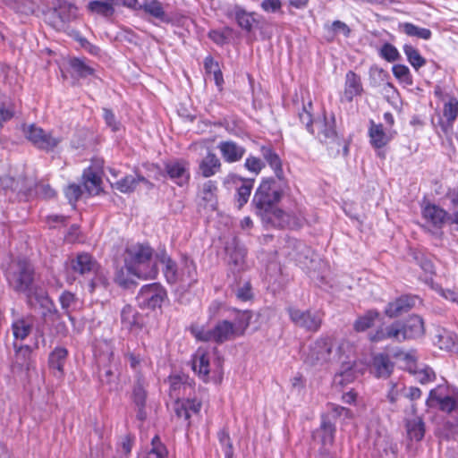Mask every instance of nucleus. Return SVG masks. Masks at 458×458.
Instances as JSON below:
<instances>
[{
    "label": "nucleus",
    "mask_w": 458,
    "mask_h": 458,
    "mask_svg": "<svg viewBox=\"0 0 458 458\" xmlns=\"http://www.w3.org/2000/svg\"><path fill=\"white\" fill-rule=\"evenodd\" d=\"M281 197L282 191L277 188L276 182L264 180L257 189L252 203L257 214L264 221L280 227H293L297 225V222L289 214L276 208Z\"/></svg>",
    "instance_id": "f257e3e1"
},
{
    "label": "nucleus",
    "mask_w": 458,
    "mask_h": 458,
    "mask_svg": "<svg viewBox=\"0 0 458 458\" xmlns=\"http://www.w3.org/2000/svg\"><path fill=\"white\" fill-rule=\"evenodd\" d=\"M311 102L303 105L302 110L299 112V119L301 123L306 126V129L312 135H315L318 140L326 145L335 144L341 146L340 139L335 131V120L334 115L327 117L325 114L321 117L313 120L311 117Z\"/></svg>",
    "instance_id": "f03ea898"
},
{
    "label": "nucleus",
    "mask_w": 458,
    "mask_h": 458,
    "mask_svg": "<svg viewBox=\"0 0 458 458\" xmlns=\"http://www.w3.org/2000/svg\"><path fill=\"white\" fill-rule=\"evenodd\" d=\"M164 266V276L168 284H175L178 281L176 263L167 255L165 249L154 250L145 244V280L155 279L159 272L158 265Z\"/></svg>",
    "instance_id": "7ed1b4c3"
},
{
    "label": "nucleus",
    "mask_w": 458,
    "mask_h": 458,
    "mask_svg": "<svg viewBox=\"0 0 458 458\" xmlns=\"http://www.w3.org/2000/svg\"><path fill=\"white\" fill-rule=\"evenodd\" d=\"M142 264L143 245L129 246L124 256V267L116 275V282L123 287L135 284L141 278Z\"/></svg>",
    "instance_id": "20e7f679"
},
{
    "label": "nucleus",
    "mask_w": 458,
    "mask_h": 458,
    "mask_svg": "<svg viewBox=\"0 0 458 458\" xmlns=\"http://www.w3.org/2000/svg\"><path fill=\"white\" fill-rule=\"evenodd\" d=\"M190 331L198 341L202 342L222 344L238 337L233 328L232 322L229 320L218 322L213 329H206L202 326L192 325Z\"/></svg>",
    "instance_id": "39448f33"
},
{
    "label": "nucleus",
    "mask_w": 458,
    "mask_h": 458,
    "mask_svg": "<svg viewBox=\"0 0 458 458\" xmlns=\"http://www.w3.org/2000/svg\"><path fill=\"white\" fill-rule=\"evenodd\" d=\"M287 313L296 327L307 332L316 333L322 325L323 314L320 311L301 310L295 307H288Z\"/></svg>",
    "instance_id": "423d86ee"
},
{
    "label": "nucleus",
    "mask_w": 458,
    "mask_h": 458,
    "mask_svg": "<svg viewBox=\"0 0 458 458\" xmlns=\"http://www.w3.org/2000/svg\"><path fill=\"white\" fill-rule=\"evenodd\" d=\"M33 269L27 261L13 264L7 273L10 285L17 292H27L33 280Z\"/></svg>",
    "instance_id": "0eeeda50"
},
{
    "label": "nucleus",
    "mask_w": 458,
    "mask_h": 458,
    "mask_svg": "<svg viewBox=\"0 0 458 458\" xmlns=\"http://www.w3.org/2000/svg\"><path fill=\"white\" fill-rule=\"evenodd\" d=\"M103 161L93 160L82 174V184L90 195H98L102 191Z\"/></svg>",
    "instance_id": "6e6552de"
},
{
    "label": "nucleus",
    "mask_w": 458,
    "mask_h": 458,
    "mask_svg": "<svg viewBox=\"0 0 458 458\" xmlns=\"http://www.w3.org/2000/svg\"><path fill=\"white\" fill-rule=\"evenodd\" d=\"M332 347L329 338L318 339L310 346L305 362L312 366L327 362L330 359Z\"/></svg>",
    "instance_id": "1a4fd4ad"
},
{
    "label": "nucleus",
    "mask_w": 458,
    "mask_h": 458,
    "mask_svg": "<svg viewBox=\"0 0 458 458\" xmlns=\"http://www.w3.org/2000/svg\"><path fill=\"white\" fill-rule=\"evenodd\" d=\"M216 148L223 160L228 164L241 161L246 154V148L232 140L220 141Z\"/></svg>",
    "instance_id": "9d476101"
},
{
    "label": "nucleus",
    "mask_w": 458,
    "mask_h": 458,
    "mask_svg": "<svg viewBox=\"0 0 458 458\" xmlns=\"http://www.w3.org/2000/svg\"><path fill=\"white\" fill-rule=\"evenodd\" d=\"M165 171L169 178L179 186L187 184L190 180L189 163L185 160L168 162L165 165Z\"/></svg>",
    "instance_id": "9b49d317"
},
{
    "label": "nucleus",
    "mask_w": 458,
    "mask_h": 458,
    "mask_svg": "<svg viewBox=\"0 0 458 458\" xmlns=\"http://www.w3.org/2000/svg\"><path fill=\"white\" fill-rule=\"evenodd\" d=\"M417 301H419L417 296L403 295L389 302L384 312L388 318H397L412 309Z\"/></svg>",
    "instance_id": "f8f14e48"
},
{
    "label": "nucleus",
    "mask_w": 458,
    "mask_h": 458,
    "mask_svg": "<svg viewBox=\"0 0 458 458\" xmlns=\"http://www.w3.org/2000/svg\"><path fill=\"white\" fill-rule=\"evenodd\" d=\"M228 255V264L234 272H240L245 268L246 250L243 246L239 245L236 240L228 243L225 247Z\"/></svg>",
    "instance_id": "ddd939ff"
},
{
    "label": "nucleus",
    "mask_w": 458,
    "mask_h": 458,
    "mask_svg": "<svg viewBox=\"0 0 458 458\" xmlns=\"http://www.w3.org/2000/svg\"><path fill=\"white\" fill-rule=\"evenodd\" d=\"M435 344L441 350L458 352L457 335L445 327H438L436 328Z\"/></svg>",
    "instance_id": "4468645a"
},
{
    "label": "nucleus",
    "mask_w": 458,
    "mask_h": 458,
    "mask_svg": "<svg viewBox=\"0 0 458 458\" xmlns=\"http://www.w3.org/2000/svg\"><path fill=\"white\" fill-rule=\"evenodd\" d=\"M393 133L384 129L381 123H376L370 121L369 128V137L371 146L375 148H382L386 146L393 139Z\"/></svg>",
    "instance_id": "2eb2a0df"
},
{
    "label": "nucleus",
    "mask_w": 458,
    "mask_h": 458,
    "mask_svg": "<svg viewBox=\"0 0 458 458\" xmlns=\"http://www.w3.org/2000/svg\"><path fill=\"white\" fill-rule=\"evenodd\" d=\"M222 169L220 158L212 151H208L207 155L199 162L198 173L204 178H209L216 175Z\"/></svg>",
    "instance_id": "dca6fc26"
},
{
    "label": "nucleus",
    "mask_w": 458,
    "mask_h": 458,
    "mask_svg": "<svg viewBox=\"0 0 458 458\" xmlns=\"http://www.w3.org/2000/svg\"><path fill=\"white\" fill-rule=\"evenodd\" d=\"M72 269L81 275L97 273L99 266L98 262L89 253H80L74 259H71Z\"/></svg>",
    "instance_id": "f3484780"
},
{
    "label": "nucleus",
    "mask_w": 458,
    "mask_h": 458,
    "mask_svg": "<svg viewBox=\"0 0 458 458\" xmlns=\"http://www.w3.org/2000/svg\"><path fill=\"white\" fill-rule=\"evenodd\" d=\"M363 89L360 78L352 71H349L345 75L344 90L342 96V101L352 102L356 96L362 93Z\"/></svg>",
    "instance_id": "a211bd4d"
},
{
    "label": "nucleus",
    "mask_w": 458,
    "mask_h": 458,
    "mask_svg": "<svg viewBox=\"0 0 458 458\" xmlns=\"http://www.w3.org/2000/svg\"><path fill=\"white\" fill-rule=\"evenodd\" d=\"M165 298L166 291L160 284H145V302L148 308L153 310L161 308Z\"/></svg>",
    "instance_id": "6ab92c4d"
},
{
    "label": "nucleus",
    "mask_w": 458,
    "mask_h": 458,
    "mask_svg": "<svg viewBox=\"0 0 458 458\" xmlns=\"http://www.w3.org/2000/svg\"><path fill=\"white\" fill-rule=\"evenodd\" d=\"M201 403L196 399H179L174 400V411L178 418L188 420L192 414L199 411Z\"/></svg>",
    "instance_id": "aec40b11"
},
{
    "label": "nucleus",
    "mask_w": 458,
    "mask_h": 458,
    "mask_svg": "<svg viewBox=\"0 0 458 458\" xmlns=\"http://www.w3.org/2000/svg\"><path fill=\"white\" fill-rule=\"evenodd\" d=\"M192 369L204 381L209 378L210 365L208 353L199 348L192 358Z\"/></svg>",
    "instance_id": "412c9836"
},
{
    "label": "nucleus",
    "mask_w": 458,
    "mask_h": 458,
    "mask_svg": "<svg viewBox=\"0 0 458 458\" xmlns=\"http://www.w3.org/2000/svg\"><path fill=\"white\" fill-rule=\"evenodd\" d=\"M424 331L423 319L418 315H411L405 322L402 323V332L404 340L420 337L423 335Z\"/></svg>",
    "instance_id": "4be33fe9"
},
{
    "label": "nucleus",
    "mask_w": 458,
    "mask_h": 458,
    "mask_svg": "<svg viewBox=\"0 0 458 458\" xmlns=\"http://www.w3.org/2000/svg\"><path fill=\"white\" fill-rule=\"evenodd\" d=\"M27 294L28 302L32 307H39L46 310H51L53 307V302L48 297L47 292L41 288H30L27 292H24Z\"/></svg>",
    "instance_id": "5701e85b"
},
{
    "label": "nucleus",
    "mask_w": 458,
    "mask_h": 458,
    "mask_svg": "<svg viewBox=\"0 0 458 458\" xmlns=\"http://www.w3.org/2000/svg\"><path fill=\"white\" fill-rule=\"evenodd\" d=\"M68 356V351L64 347H56L49 354L48 364L55 377L61 378L64 375V366Z\"/></svg>",
    "instance_id": "b1692460"
},
{
    "label": "nucleus",
    "mask_w": 458,
    "mask_h": 458,
    "mask_svg": "<svg viewBox=\"0 0 458 458\" xmlns=\"http://www.w3.org/2000/svg\"><path fill=\"white\" fill-rule=\"evenodd\" d=\"M191 390V385L187 384L182 377L172 376L169 377V396L172 400L185 399Z\"/></svg>",
    "instance_id": "393cba45"
},
{
    "label": "nucleus",
    "mask_w": 458,
    "mask_h": 458,
    "mask_svg": "<svg viewBox=\"0 0 458 458\" xmlns=\"http://www.w3.org/2000/svg\"><path fill=\"white\" fill-rule=\"evenodd\" d=\"M372 368L377 377H387L393 371L394 364L386 354H377L373 358Z\"/></svg>",
    "instance_id": "a878e982"
},
{
    "label": "nucleus",
    "mask_w": 458,
    "mask_h": 458,
    "mask_svg": "<svg viewBox=\"0 0 458 458\" xmlns=\"http://www.w3.org/2000/svg\"><path fill=\"white\" fill-rule=\"evenodd\" d=\"M235 20L241 29H253L259 24L260 16L256 13H248L240 6L234 9Z\"/></svg>",
    "instance_id": "bb28decb"
},
{
    "label": "nucleus",
    "mask_w": 458,
    "mask_h": 458,
    "mask_svg": "<svg viewBox=\"0 0 458 458\" xmlns=\"http://www.w3.org/2000/svg\"><path fill=\"white\" fill-rule=\"evenodd\" d=\"M86 9L92 15L101 16V17H105V18L111 17L114 13L113 4L110 0L89 1L86 6Z\"/></svg>",
    "instance_id": "cd10ccee"
},
{
    "label": "nucleus",
    "mask_w": 458,
    "mask_h": 458,
    "mask_svg": "<svg viewBox=\"0 0 458 458\" xmlns=\"http://www.w3.org/2000/svg\"><path fill=\"white\" fill-rule=\"evenodd\" d=\"M406 432L411 440L420 441L425 434V424L419 416H414L406 420Z\"/></svg>",
    "instance_id": "c85d7f7f"
},
{
    "label": "nucleus",
    "mask_w": 458,
    "mask_h": 458,
    "mask_svg": "<svg viewBox=\"0 0 458 458\" xmlns=\"http://www.w3.org/2000/svg\"><path fill=\"white\" fill-rule=\"evenodd\" d=\"M260 154L274 170L276 177L281 179L283 176L282 162L277 153H276L271 146H262L260 148Z\"/></svg>",
    "instance_id": "c756f323"
},
{
    "label": "nucleus",
    "mask_w": 458,
    "mask_h": 458,
    "mask_svg": "<svg viewBox=\"0 0 458 458\" xmlns=\"http://www.w3.org/2000/svg\"><path fill=\"white\" fill-rule=\"evenodd\" d=\"M422 213L424 218L437 227H440L445 222L447 215L443 208L436 205H427Z\"/></svg>",
    "instance_id": "7c9ffc66"
},
{
    "label": "nucleus",
    "mask_w": 458,
    "mask_h": 458,
    "mask_svg": "<svg viewBox=\"0 0 458 458\" xmlns=\"http://www.w3.org/2000/svg\"><path fill=\"white\" fill-rule=\"evenodd\" d=\"M72 74L79 77L85 78L94 73V68L91 67L85 59L72 57L68 61Z\"/></svg>",
    "instance_id": "2f4dec72"
},
{
    "label": "nucleus",
    "mask_w": 458,
    "mask_h": 458,
    "mask_svg": "<svg viewBox=\"0 0 458 458\" xmlns=\"http://www.w3.org/2000/svg\"><path fill=\"white\" fill-rule=\"evenodd\" d=\"M319 431L321 433L322 444L324 445H332L335 438V426L328 415L321 416Z\"/></svg>",
    "instance_id": "473e14b6"
},
{
    "label": "nucleus",
    "mask_w": 458,
    "mask_h": 458,
    "mask_svg": "<svg viewBox=\"0 0 458 458\" xmlns=\"http://www.w3.org/2000/svg\"><path fill=\"white\" fill-rule=\"evenodd\" d=\"M140 315L131 306H125L122 310V323L127 329H140Z\"/></svg>",
    "instance_id": "72a5a7b5"
},
{
    "label": "nucleus",
    "mask_w": 458,
    "mask_h": 458,
    "mask_svg": "<svg viewBox=\"0 0 458 458\" xmlns=\"http://www.w3.org/2000/svg\"><path fill=\"white\" fill-rule=\"evenodd\" d=\"M253 184L254 180L243 179L241 182V185L237 187L235 200L239 208H242L248 202L253 188Z\"/></svg>",
    "instance_id": "f704fd0d"
},
{
    "label": "nucleus",
    "mask_w": 458,
    "mask_h": 458,
    "mask_svg": "<svg viewBox=\"0 0 458 458\" xmlns=\"http://www.w3.org/2000/svg\"><path fill=\"white\" fill-rule=\"evenodd\" d=\"M454 388H451L447 385H438L436 388L430 390L427 404L428 406L437 405L441 401L445 399L448 394H454Z\"/></svg>",
    "instance_id": "c9c22d12"
},
{
    "label": "nucleus",
    "mask_w": 458,
    "mask_h": 458,
    "mask_svg": "<svg viewBox=\"0 0 458 458\" xmlns=\"http://www.w3.org/2000/svg\"><path fill=\"white\" fill-rule=\"evenodd\" d=\"M217 184L216 181L208 180L202 185V199L211 208H215L216 205Z\"/></svg>",
    "instance_id": "e433bc0d"
},
{
    "label": "nucleus",
    "mask_w": 458,
    "mask_h": 458,
    "mask_svg": "<svg viewBox=\"0 0 458 458\" xmlns=\"http://www.w3.org/2000/svg\"><path fill=\"white\" fill-rule=\"evenodd\" d=\"M379 313L377 310H368L363 316L359 317L354 324L353 327L357 332H363L368 328L371 327L374 321L378 318Z\"/></svg>",
    "instance_id": "4c0bfd02"
},
{
    "label": "nucleus",
    "mask_w": 458,
    "mask_h": 458,
    "mask_svg": "<svg viewBox=\"0 0 458 458\" xmlns=\"http://www.w3.org/2000/svg\"><path fill=\"white\" fill-rule=\"evenodd\" d=\"M251 315L249 311L238 312L232 326L237 336L244 335L250 323Z\"/></svg>",
    "instance_id": "58836bf2"
},
{
    "label": "nucleus",
    "mask_w": 458,
    "mask_h": 458,
    "mask_svg": "<svg viewBox=\"0 0 458 458\" xmlns=\"http://www.w3.org/2000/svg\"><path fill=\"white\" fill-rule=\"evenodd\" d=\"M13 334L15 340H24L31 331V323L28 319L21 318L13 323Z\"/></svg>",
    "instance_id": "ea45409f"
},
{
    "label": "nucleus",
    "mask_w": 458,
    "mask_h": 458,
    "mask_svg": "<svg viewBox=\"0 0 458 458\" xmlns=\"http://www.w3.org/2000/svg\"><path fill=\"white\" fill-rule=\"evenodd\" d=\"M107 180L113 188L124 193L133 191L138 184V181L132 175H128L116 181H113L112 178L107 177Z\"/></svg>",
    "instance_id": "a19ab883"
},
{
    "label": "nucleus",
    "mask_w": 458,
    "mask_h": 458,
    "mask_svg": "<svg viewBox=\"0 0 458 458\" xmlns=\"http://www.w3.org/2000/svg\"><path fill=\"white\" fill-rule=\"evenodd\" d=\"M403 52L411 64V65L418 70L426 64V60L420 55L419 51L411 45L405 44L403 46Z\"/></svg>",
    "instance_id": "79ce46f5"
},
{
    "label": "nucleus",
    "mask_w": 458,
    "mask_h": 458,
    "mask_svg": "<svg viewBox=\"0 0 458 458\" xmlns=\"http://www.w3.org/2000/svg\"><path fill=\"white\" fill-rule=\"evenodd\" d=\"M168 451L165 445L161 442L158 436H155L151 440V448L148 452L147 458H165Z\"/></svg>",
    "instance_id": "37998d69"
},
{
    "label": "nucleus",
    "mask_w": 458,
    "mask_h": 458,
    "mask_svg": "<svg viewBox=\"0 0 458 458\" xmlns=\"http://www.w3.org/2000/svg\"><path fill=\"white\" fill-rule=\"evenodd\" d=\"M394 76L402 83L412 84V76L409 68L404 64H394L392 68Z\"/></svg>",
    "instance_id": "c03bdc74"
},
{
    "label": "nucleus",
    "mask_w": 458,
    "mask_h": 458,
    "mask_svg": "<svg viewBox=\"0 0 458 458\" xmlns=\"http://www.w3.org/2000/svg\"><path fill=\"white\" fill-rule=\"evenodd\" d=\"M217 437L221 447L225 454V458H233V449L231 438L229 437L228 432L225 429H222L218 432Z\"/></svg>",
    "instance_id": "a18cd8bd"
},
{
    "label": "nucleus",
    "mask_w": 458,
    "mask_h": 458,
    "mask_svg": "<svg viewBox=\"0 0 458 458\" xmlns=\"http://www.w3.org/2000/svg\"><path fill=\"white\" fill-rule=\"evenodd\" d=\"M233 30H209L208 38L217 45L228 44L233 40Z\"/></svg>",
    "instance_id": "49530a36"
},
{
    "label": "nucleus",
    "mask_w": 458,
    "mask_h": 458,
    "mask_svg": "<svg viewBox=\"0 0 458 458\" xmlns=\"http://www.w3.org/2000/svg\"><path fill=\"white\" fill-rule=\"evenodd\" d=\"M386 338L396 342H403V335L402 332V322L395 321L386 327Z\"/></svg>",
    "instance_id": "de8ad7c7"
},
{
    "label": "nucleus",
    "mask_w": 458,
    "mask_h": 458,
    "mask_svg": "<svg viewBox=\"0 0 458 458\" xmlns=\"http://www.w3.org/2000/svg\"><path fill=\"white\" fill-rule=\"evenodd\" d=\"M62 21H67L71 19H74L78 14L77 7L72 4L64 3L59 6L58 10H55Z\"/></svg>",
    "instance_id": "09e8293b"
},
{
    "label": "nucleus",
    "mask_w": 458,
    "mask_h": 458,
    "mask_svg": "<svg viewBox=\"0 0 458 458\" xmlns=\"http://www.w3.org/2000/svg\"><path fill=\"white\" fill-rule=\"evenodd\" d=\"M439 409L445 412H451L458 408V391L454 390V394L448 396L437 404Z\"/></svg>",
    "instance_id": "8fccbe9b"
},
{
    "label": "nucleus",
    "mask_w": 458,
    "mask_h": 458,
    "mask_svg": "<svg viewBox=\"0 0 458 458\" xmlns=\"http://www.w3.org/2000/svg\"><path fill=\"white\" fill-rule=\"evenodd\" d=\"M427 284H430L431 287L440 293L445 299L458 304V292L451 289H443L438 284H434L431 278L426 280Z\"/></svg>",
    "instance_id": "3c124183"
},
{
    "label": "nucleus",
    "mask_w": 458,
    "mask_h": 458,
    "mask_svg": "<svg viewBox=\"0 0 458 458\" xmlns=\"http://www.w3.org/2000/svg\"><path fill=\"white\" fill-rule=\"evenodd\" d=\"M40 140L42 144L38 143L36 147L44 150H52L62 141L60 137L53 136L51 133L46 131H44V137Z\"/></svg>",
    "instance_id": "603ef678"
},
{
    "label": "nucleus",
    "mask_w": 458,
    "mask_h": 458,
    "mask_svg": "<svg viewBox=\"0 0 458 458\" xmlns=\"http://www.w3.org/2000/svg\"><path fill=\"white\" fill-rule=\"evenodd\" d=\"M145 13H148L155 18L161 20L165 16L162 4L157 0H145Z\"/></svg>",
    "instance_id": "864d4df0"
},
{
    "label": "nucleus",
    "mask_w": 458,
    "mask_h": 458,
    "mask_svg": "<svg viewBox=\"0 0 458 458\" xmlns=\"http://www.w3.org/2000/svg\"><path fill=\"white\" fill-rule=\"evenodd\" d=\"M443 114L448 123H452L458 115V101L456 99H451L449 102L445 103Z\"/></svg>",
    "instance_id": "5fc2aeb1"
},
{
    "label": "nucleus",
    "mask_w": 458,
    "mask_h": 458,
    "mask_svg": "<svg viewBox=\"0 0 458 458\" xmlns=\"http://www.w3.org/2000/svg\"><path fill=\"white\" fill-rule=\"evenodd\" d=\"M44 130L40 127H38L34 124L30 125L28 129L25 131V134L27 139L35 146H37L38 143H41L40 141L41 138L44 137Z\"/></svg>",
    "instance_id": "6e6d98bb"
},
{
    "label": "nucleus",
    "mask_w": 458,
    "mask_h": 458,
    "mask_svg": "<svg viewBox=\"0 0 458 458\" xmlns=\"http://www.w3.org/2000/svg\"><path fill=\"white\" fill-rule=\"evenodd\" d=\"M380 55L388 62H394L399 59L400 54L396 47L389 43H386L380 48Z\"/></svg>",
    "instance_id": "4d7b16f0"
},
{
    "label": "nucleus",
    "mask_w": 458,
    "mask_h": 458,
    "mask_svg": "<svg viewBox=\"0 0 458 458\" xmlns=\"http://www.w3.org/2000/svg\"><path fill=\"white\" fill-rule=\"evenodd\" d=\"M415 378L421 384L431 382L435 379V373L429 367L418 369L414 371Z\"/></svg>",
    "instance_id": "13d9d810"
},
{
    "label": "nucleus",
    "mask_w": 458,
    "mask_h": 458,
    "mask_svg": "<svg viewBox=\"0 0 458 458\" xmlns=\"http://www.w3.org/2000/svg\"><path fill=\"white\" fill-rule=\"evenodd\" d=\"M244 166L250 172L258 174L265 166V164L260 158L250 156L246 158Z\"/></svg>",
    "instance_id": "bf43d9fd"
},
{
    "label": "nucleus",
    "mask_w": 458,
    "mask_h": 458,
    "mask_svg": "<svg viewBox=\"0 0 458 458\" xmlns=\"http://www.w3.org/2000/svg\"><path fill=\"white\" fill-rule=\"evenodd\" d=\"M329 412L327 414L329 418L334 420L338 417L345 416L347 418L352 416V412L349 409L336 404H328Z\"/></svg>",
    "instance_id": "052dcab7"
},
{
    "label": "nucleus",
    "mask_w": 458,
    "mask_h": 458,
    "mask_svg": "<svg viewBox=\"0 0 458 458\" xmlns=\"http://www.w3.org/2000/svg\"><path fill=\"white\" fill-rule=\"evenodd\" d=\"M236 298L242 301H247L252 298L251 284L250 282H245L242 285L239 286L235 291Z\"/></svg>",
    "instance_id": "680f3d73"
},
{
    "label": "nucleus",
    "mask_w": 458,
    "mask_h": 458,
    "mask_svg": "<svg viewBox=\"0 0 458 458\" xmlns=\"http://www.w3.org/2000/svg\"><path fill=\"white\" fill-rule=\"evenodd\" d=\"M413 258L425 273L428 275L434 273V266L429 259L426 258L423 254H415Z\"/></svg>",
    "instance_id": "e2e57ef3"
},
{
    "label": "nucleus",
    "mask_w": 458,
    "mask_h": 458,
    "mask_svg": "<svg viewBox=\"0 0 458 458\" xmlns=\"http://www.w3.org/2000/svg\"><path fill=\"white\" fill-rule=\"evenodd\" d=\"M65 196L69 201L75 202L81 195V189L79 185L72 183L67 186L65 189Z\"/></svg>",
    "instance_id": "0e129e2a"
},
{
    "label": "nucleus",
    "mask_w": 458,
    "mask_h": 458,
    "mask_svg": "<svg viewBox=\"0 0 458 458\" xmlns=\"http://www.w3.org/2000/svg\"><path fill=\"white\" fill-rule=\"evenodd\" d=\"M242 180L243 178H241L235 174H228L222 179V183L225 189L231 190L233 186L238 187Z\"/></svg>",
    "instance_id": "69168bd1"
},
{
    "label": "nucleus",
    "mask_w": 458,
    "mask_h": 458,
    "mask_svg": "<svg viewBox=\"0 0 458 458\" xmlns=\"http://www.w3.org/2000/svg\"><path fill=\"white\" fill-rule=\"evenodd\" d=\"M404 389V386L401 383H391V388L387 393V399L391 403H394L399 396L400 393Z\"/></svg>",
    "instance_id": "338daca9"
},
{
    "label": "nucleus",
    "mask_w": 458,
    "mask_h": 458,
    "mask_svg": "<svg viewBox=\"0 0 458 458\" xmlns=\"http://www.w3.org/2000/svg\"><path fill=\"white\" fill-rule=\"evenodd\" d=\"M104 118L106 124L111 128L113 131H117L121 129V123L115 120L114 114L109 109L105 108Z\"/></svg>",
    "instance_id": "774afa93"
}]
</instances>
